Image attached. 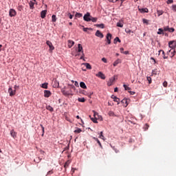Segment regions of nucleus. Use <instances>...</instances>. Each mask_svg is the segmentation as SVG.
<instances>
[{"label": "nucleus", "mask_w": 176, "mask_h": 176, "mask_svg": "<svg viewBox=\"0 0 176 176\" xmlns=\"http://www.w3.org/2000/svg\"><path fill=\"white\" fill-rule=\"evenodd\" d=\"M176 54V48L175 49H170L168 52L167 54L168 56H169V57H174V56H175Z\"/></svg>", "instance_id": "1"}, {"label": "nucleus", "mask_w": 176, "mask_h": 176, "mask_svg": "<svg viewBox=\"0 0 176 176\" xmlns=\"http://www.w3.org/2000/svg\"><path fill=\"white\" fill-rule=\"evenodd\" d=\"M83 19H84L85 21H87V22L91 21V19H91V15H90L89 12H87L84 15Z\"/></svg>", "instance_id": "2"}, {"label": "nucleus", "mask_w": 176, "mask_h": 176, "mask_svg": "<svg viewBox=\"0 0 176 176\" xmlns=\"http://www.w3.org/2000/svg\"><path fill=\"white\" fill-rule=\"evenodd\" d=\"M17 14V12H16V10L13 8L10 9L9 11V16L10 17H14Z\"/></svg>", "instance_id": "3"}, {"label": "nucleus", "mask_w": 176, "mask_h": 176, "mask_svg": "<svg viewBox=\"0 0 176 176\" xmlns=\"http://www.w3.org/2000/svg\"><path fill=\"white\" fill-rule=\"evenodd\" d=\"M168 46L169 47H170V49H176V41H169Z\"/></svg>", "instance_id": "4"}, {"label": "nucleus", "mask_w": 176, "mask_h": 176, "mask_svg": "<svg viewBox=\"0 0 176 176\" xmlns=\"http://www.w3.org/2000/svg\"><path fill=\"white\" fill-rule=\"evenodd\" d=\"M8 93H9L10 97H13V96H14V95L16 94V89H12V87H10L8 89Z\"/></svg>", "instance_id": "5"}, {"label": "nucleus", "mask_w": 176, "mask_h": 176, "mask_svg": "<svg viewBox=\"0 0 176 176\" xmlns=\"http://www.w3.org/2000/svg\"><path fill=\"white\" fill-rule=\"evenodd\" d=\"M106 39L107 41V44L111 45V40L112 39V34L111 33H108L106 36Z\"/></svg>", "instance_id": "6"}, {"label": "nucleus", "mask_w": 176, "mask_h": 176, "mask_svg": "<svg viewBox=\"0 0 176 176\" xmlns=\"http://www.w3.org/2000/svg\"><path fill=\"white\" fill-rule=\"evenodd\" d=\"M121 102H122L123 107H124V108H126V107H127V105H129V99L124 98L122 100H121Z\"/></svg>", "instance_id": "7"}, {"label": "nucleus", "mask_w": 176, "mask_h": 176, "mask_svg": "<svg viewBox=\"0 0 176 176\" xmlns=\"http://www.w3.org/2000/svg\"><path fill=\"white\" fill-rule=\"evenodd\" d=\"M46 44L50 47V50L52 52V50H54V46H53V44L50 42V41H47Z\"/></svg>", "instance_id": "8"}, {"label": "nucleus", "mask_w": 176, "mask_h": 176, "mask_svg": "<svg viewBox=\"0 0 176 176\" xmlns=\"http://www.w3.org/2000/svg\"><path fill=\"white\" fill-rule=\"evenodd\" d=\"M94 112V118H91V120H92V122H94V123H98V122H97V115H98V113H97V112H96L95 111H93Z\"/></svg>", "instance_id": "9"}, {"label": "nucleus", "mask_w": 176, "mask_h": 176, "mask_svg": "<svg viewBox=\"0 0 176 176\" xmlns=\"http://www.w3.org/2000/svg\"><path fill=\"white\" fill-rule=\"evenodd\" d=\"M95 35L98 36V38H104V34L100 30H97Z\"/></svg>", "instance_id": "10"}, {"label": "nucleus", "mask_w": 176, "mask_h": 176, "mask_svg": "<svg viewBox=\"0 0 176 176\" xmlns=\"http://www.w3.org/2000/svg\"><path fill=\"white\" fill-rule=\"evenodd\" d=\"M96 76H97L98 78H100V79H105V74H103L102 72H99Z\"/></svg>", "instance_id": "11"}, {"label": "nucleus", "mask_w": 176, "mask_h": 176, "mask_svg": "<svg viewBox=\"0 0 176 176\" xmlns=\"http://www.w3.org/2000/svg\"><path fill=\"white\" fill-rule=\"evenodd\" d=\"M50 96H52V92H50V91H49V90H45L44 91V97H45V98H49Z\"/></svg>", "instance_id": "12"}, {"label": "nucleus", "mask_w": 176, "mask_h": 176, "mask_svg": "<svg viewBox=\"0 0 176 176\" xmlns=\"http://www.w3.org/2000/svg\"><path fill=\"white\" fill-rule=\"evenodd\" d=\"M74 45H75V42L74 41H72V40L67 41V46L69 49H71V47H72Z\"/></svg>", "instance_id": "13"}, {"label": "nucleus", "mask_w": 176, "mask_h": 176, "mask_svg": "<svg viewBox=\"0 0 176 176\" xmlns=\"http://www.w3.org/2000/svg\"><path fill=\"white\" fill-rule=\"evenodd\" d=\"M111 98H113V101H115V102H118V105H119V104L120 103V99L118 98V97L115 96H111Z\"/></svg>", "instance_id": "14"}, {"label": "nucleus", "mask_w": 176, "mask_h": 176, "mask_svg": "<svg viewBox=\"0 0 176 176\" xmlns=\"http://www.w3.org/2000/svg\"><path fill=\"white\" fill-rule=\"evenodd\" d=\"M115 82V77L109 79V81L107 82V86H112Z\"/></svg>", "instance_id": "15"}, {"label": "nucleus", "mask_w": 176, "mask_h": 176, "mask_svg": "<svg viewBox=\"0 0 176 176\" xmlns=\"http://www.w3.org/2000/svg\"><path fill=\"white\" fill-rule=\"evenodd\" d=\"M78 53H80V52H82V56H85V54H83V47L81 44L78 45Z\"/></svg>", "instance_id": "16"}, {"label": "nucleus", "mask_w": 176, "mask_h": 176, "mask_svg": "<svg viewBox=\"0 0 176 176\" xmlns=\"http://www.w3.org/2000/svg\"><path fill=\"white\" fill-rule=\"evenodd\" d=\"M63 93L64 96H74V94H72V91H63Z\"/></svg>", "instance_id": "17"}, {"label": "nucleus", "mask_w": 176, "mask_h": 176, "mask_svg": "<svg viewBox=\"0 0 176 176\" xmlns=\"http://www.w3.org/2000/svg\"><path fill=\"white\" fill-rule=\"evenodd\" d=\"M46 13H47V10L41 11V19H45V17H46Z\"/></svg>", "instance_id": "18"}, {"label": "nucleus", "mask_w": 176, "mask_h": 176, "mask_svg": "<svg viewBox=\"0 0 176 176\" xmlns=\"http://www.w3.org/2000/svg\"><path fill=\"white\" fill-rule=\"evenodd\" d=\"M139 11L140 13H148L149 10H148V8H139Z\"/></svg>", "instance_id": "19"}, {"label": "nucleus", "mask_w": 176, "mask_h": 176, "mask_svg": "<svg viewBox=\"0 0 176 176\" xmlns=\"http://www.w3.org/2000/svg\"><path fill=\"white\" fill-rule=\"evenodd\" d=\"M10 135L12 136L13 138H16L17 137V133L14 131V129L10 131Z\"/></svg>", "instance_id": "20"}, {"label": "nucleus", "mask_w": 176, "mask_h": 176, "mask_svg": "<svg viewBox=\"0 0 176 176\" xmlns=\"http://www.w3.org/2000/svg\"><path fill=\"white\" fill-rule=\"evenodd\" d=\"M83 65H85V67H86L87 69H91V65H90V63H83Z\"/></svg>", "instance_id": "21"}, {"label": "nucleus", "mask_w": 176, "mask_h": 176, "mask_svg": "<svg viewBox=\"0 0 176 176\" xmlns=\"http://www.w3.org/2000/svg\"><path fill=\"white\" fill-rule=\"evenodd\" d=\"M80 87L82 89H87V87L86 86V84L84 82H80Z\"/></svg>", "instance_id": "22"}, {"label": "nucleus", "mask_w": 176, "mask_h": 176, "mask_svg": "<svg viewBox=\"0 0 176 176\" xmlns=\"http://www.w3.org/2000/svg\"><path fill=\"white\" fill-rule=\"evenodd\" d=\"M118 42H119V43H120V42H122V41H120V40L119 39V37H116V38H114L113 43H114L115 45H116V44L118 43Z\"/></svg>", "instance_id": "23"}, {"label": "nucleus", "mask_w": 176, "mask_h": 176, "mask_svg": "<svg viewBox=\"0 0 176 176\" xmlns=\"http://www.w3.org/2000/svg\"><path fill=\"white\" fill-rule=\"evenodd\" d=\"M46 109H47V111H50V112H53V111H54L53 107H52V106L50 105L46 106Z\"/></svg>", "instance_id": "24"}, {"label": "nucleus", "mask_w": 176, "mask_h": 176, "mask_svg": "<svg viewBox=\"0 0 176 176\" xmlns=\"http://www.w3.org/2000/svg\"><path fill=\"white\" fill-rule=\"evenodd\" d=\"M164 30L162 28L158 29L157 34L158 35L164 34Z\"/></svg>", "instance_id": "25"}, {"label": "nucleus", "mask_w": 176, "mask_h": 176, "mask_svg": "<svg viewBox=\"0 0 176 176\" xmlns=\"http://www.w3.org/2000/svg\"><path fill=\"white\" fill-rule=\"evenodd\" d=\"M90 20L92 23H97V20H98V19L97 17L91 16Z\"/></svg>", "instance_id": "26"}, {"label": "nucleus", "mask_w": 176, "mask_h": 176, "mask_svg": "<svg viewBox=\"0 0 176 176\" xmlns=\"http://www.w3.org/2000/svg\"><path fill=\"white\" fill-rule=\"evenodd\" d=\"M118 64H120V59H117L113 64V67H116Z\"/></svg>", "instance_id": "27"}, {"label": "nucleus", "mask_w": 176, "mask_h": 176, "mask_svg": "<svg viewBox=\"0 0 176 176\" xmlns=\"http://www.w3.org/2000/svg\"><path fill=\"white\" fill-rule=\"evenodd\" d=\"M160 52H162V54H163V58H164V59H166V58H168V56H166V53L163 51V50H160V51H159V53H160Z\"/></svg>", "instance_id": "28"}, {"label": "nucleus", "mask_w": 176, "mask_h": 176, "mask_svg": "<svg viewBox=\"0 0 176 176\" xmlns=\"http://www.w3.org/2000/svg\"><path fill=\"white\" fill-rule=\"evenodd\" d=\"M29 5H30V9H34V5H35V3L32 1H30L29 3Z\"/></svg>", "instance_id": "29"}, {"label": "nucleus", "mask_w": 176, "mask_h": 176, "mask_svg": "<svg viewBox=\"0 0 176 176\" xmlns=\"http://www.w3.org/2000/svg\"><path fill=\"white\" fill-rule=\"evenodd\" d=\"M157 13L158 16H162V14H163V13H164V12H163V10H157Z\"/></svg>", "instance_id": "30"}, {"label": "nucleus", "mask_w": 176, "mask_h": 176, "mask_svg": "<svg viewBox=\"0 0 176 176\" xmlns=\"http://www.w3.org/2000/svg\"><path fill=\"white\" fill-rule=\"evenodd\" d=\"M108 115L109 116H117L116 115H115V113L112 111H109Z\"/></svg>", "instance_id": "31"}, {"label": "nucleus", "mask_w": 176, "mask_h": 176, "mask_svg": "<svg viewBox=\"0 0 176 176\" xmlns=\"http://www.w3.org/2000/svg\"><path fill=\"white\" fill-rule=\"evenodd\" d=\"M78 101H79V102H85L86 99H85V98H78Z\"/></svg>", "instance_id": "32"}, {"label": "nucleus", "mask_w": 176, "mask_h": 176, "mask_svg": "<svg viewBox=\"0 0 176 176\" xmlns=\"http://www.w3.org/2000/svg\"><path fill=\"white\" fill-rule=\"evenodd\" d=\"M75 16H76V17L79 19V18L82 17V16H83V14L81 13H79V12H76Z\"/></svg>", "instance_id": "33"}, {"label": "nucleus", "mask_w": 176, "mask_h": 176, "mask_svg": "<svg viewBox=\"0 0 176 176\" xmlns=\"http://www.w3.org/2000/svg\"><path fill=\"white\" fill-rule=\"evenodd\" d=\"M96 27H98L99 28H102V29L104 28V27L103 23L96 24Z\"/></svg>", "instance_id": "34"}, {"label": "nucleus", "mask_w": 176, "mask_h": 176, "mask_svg": "<svg viewBox=\"0 0 176 176\" xmlns=\"http://www.w3.org/2000/svg\"><path fill=\"white\" fill-rule=\"evenodd\" d=\"M47 85H48L47 82H45V83L42 84L41 87H43V89H47Z\"/></svg>", "instance_id": "35"}, {"label": "nucleus", "mask_w": 176, "mask_h": 176, "mask_svg": "<svg viewBox=\"0 0 176 176\" xmlns=\"http://www.w3.org/2000/svg\"><path fill=\"white\" fill-rule=\"evenodd\" d=\"M74 133L79 134V133H82V129H80V128H77V129L74 131Z\"/></svg>", "instance_id": "36"}, {"label": "nucleus", "mask_w": 176, "mask_h": 176, "mask_svg": "<svg viewBox=\"0 0 176 176\" xmlns=\"http://www.w3.org/2000/svg\"><path fill=\"white\" fill-rule=\"evenodd\" d=\"M52 21H53V23H56V15H54V14H53L52 16Z\"/></svg>", "instance_id": "37"}, {"label": "nucleus", "mask_w": 176, "mask_h": 176, "mask_svg": "<svg viewBox=\"0 0 176 176\" xmlns=\"http://www.w3.org/2000/svg\"><path fill=\"white\" fill-rule=\"evenodd\" d=\"M117 27H120V28H123V23L121 22H118L117 23Z\"/></svg>", "instance_id": "38"}, {"label": "nucleus", "mask_w": 176, "mask_h": 176, "mask_svg": "<svg viewBox=\"0 0 176 176\" xmlns=\"http://www.w3.org/2000/svg\"><path fill=\"white\" fill-rule=\"evenodd\" d=\"M96 141L98 142V145L100 146V148H102V144H101V142L98 138H95Z\"/></svg>", "instance_id": "39"}, {"label": "nucleus", "mask_w": 176, "mask_h": 176, "mask_svg": "<svg viewBox=\"0 0 176 176\" xmlns=\"http://www.w3.org/2000/svg\"><path fill=\"white\" fill-rule=\"evenodd\" d=\"M125 32H126V34H130L131 32H133L129 28H126L125 29Z\"/></svg>", "instance_id": "40"}, {"label": "nucleus", "mask_w": 176, "mask_h": 176, "mask_svg": "<svg viewBox=\"0 0 176 176\" xmlns=\"http://www.w3.org/2000/svg\"><path fill=\"white\" fill-rule=\"evenodd\" d=\"M123 87L125 89V90H131V88L127 87L126 85H124Z\"/></svg>", "instance_id": "41"}, {"label": "nucleus", "mask_w": 176, "mask_h": 176, "mask_svg": "<svg viewBox=\"0 0 176 176\" xmlns=\"http://www.w3.org/2000/svg\"><path fill=\"white\" fill-rule=\"evenodd\" d=\"M68 166H69V161H67L65 162L64 167L65 168H67V167H68Z\"/></svg>", "instance_id": "42"}, {"label": "nucleus", "mask_w": 176, "mask_h": 176, "mask_svg": "<svg viewBox=\"0 0 176 176\" xmlns=\"http://www.w3.org/2000/svg\"><path fill=\"white\" fill-rule=\"evenodd\" d=\"M147 80H148L149 85H151V83H152V78H151L149 76L147 77Z\"/></svg>", "instance_id": "43"}, {"label": "nucleus", "mask_w": 176, "mask_h": 176, "mask_svg": "<svg viewBox=\"0 0 176 176\" xmlns=\"http://www.w3.org/2000/svg\"><path fill=\"white\" fill-rule=\"evenodd\" d=\"M52 174H53V170L48 171L46 176L52 175Z\"/></svg>", "instance_id": "44"}, {"label": "nucleus", "mask_w": 176, "mask_h": 176, "mask_svg": "<svg viewBox=\"0 0 176 176\" xmlns=\"http://www.w3.org/2000/svg\"><path fill=\"white\" fill-rule=\"evenodd\" d=\"M175 31V29L174 28H169L168 32H174Z\"/></svg>", "instance_id": "45"}, {"label": "nucleus", "mask_w": 176, "mask_h": 176, "mask_svg": "<svg viewBox=\"0 0 176 176\" xmlns=\"http://www.w3.org/2000/svg\"><path fill=\"white\" fill-rule=\"evenodd\" d=\"M102 134H103V133H102V131H101L100 135L99 136V138H101V140H104V135H102Z\"/></svg>", "instance_id": "46"}, {"label": "nucleus", "mask_w": 176, "mask_h": 176, "mask_svg": "<svg viewBox=\"0 0 176 176\" xmlns=\"http://www.w3.org/2000/svg\"><path fill=\"white\" fill-rule=\"evenodd\" d=\"M144 129H145V130H148V129H149V124H146L144 125Z\"/></svg>", "instance_id": "47"}, {"label": "nucleus", "mask_w": 176, "mask_h": 176, "mask_svg": "<svg viewBox=\"0 0 176 176\" xmlns=\"http://www.w3.org/2000/svg\"><path fill=\"white\" fill-rule=\"evenodd\" d=\"M91 30V28H83L84 32H87V30Z\"/></svg>", "instance_id": "48"}, {"label": "nucleus", "mask_w": 176, "mask_h": 176, "mask_svg": "<svg viewBox=\"0 0 176 176\" xmlns=\"http://www.w3.org/2000/svg\"><path fill=\"white\" fill-rule=\"evenodd\" d=\"M173 2H174L173 0H168V1H166V3H168V5H170V3H173Z\"/></svg>", "instance_id": "49"}, {"label": "nucleus", "mask_w": 176, "mask_h": 176, "mask_svg": "<svg viewBox=\"0 0 176 176\" xmlns=\"http://www.w3.org/2000/svg\"><path fill=\"white\" fill-rule=\"evenodd\" d=\"M169 30H170V28L168 26L164 28V31H169Z\"/></svg>", "instance_id": "50"}, {"label": "nucleus", "mask_w": 176, "mask_h": 176, "mask_svg": "<svg viewBox=\"0 0 176 176\" xmlns=\"http://www.w3.org/2000/svg\"><path fill=\"white\" fill-rule=\"evenodd\" d=\"M74 85H75L76 87H79V82H78V81H75V82H74Z\"/></svg>", "instance_id": "51"}, {"label": "nucleus", "mask_w": 176, "mask_h": 176, "mask_svg": "<svg viewBox=\"0 0 176 176\" xmlns=\"http://www.w3.org/2000/svg\"><path fill=\"white\" fill-rule=\"evenodd\" d=\"M167 85H168L167 81H164V82H163V86H164V87H167Z\"/></svg>", "instance_id": "52"}, {"label": "nucleus", "mask_w": 176, "mask_h": 176, "mask_svg": "<svg viewBox=\"0 0 176 176\" xmlns=\"http://www.w3.org/2000/svg\"><path fill=\"white\" fill-rule=\"evenodd\" d=\"M102 61H103V63H104L105 64H107V58H102Z\"/></svg>", "instance_id": "53"}, {"label": "nucleus", "mask_w": 176, "mask_h": 176, "mask_svg": "<svg viewBox=\"0 0 176 176\" xmlns=\"http://www.w3.org/2000/svg\"><path fill=\"white\" fill-rule=\"evenodd\" d=\"M143 23H144V24H148V20L143 19Z\"/></svg>", "instance_id": "54"}, {"label": "nucleus", "mask_w": 176, "mask_h": 176, "mask_svg": "<svg viewBox=\"0 0 176 176\" xmlns=\"http://www.w3.org/2000/svg\"><path fill=\"white\" fill-rule=\"evenodd\" d=\"M129 94H131V96H134V94H135V92L132 91H129Z\"/></svg>", "instance_id": "55"}, {"label": "nucleus", "mask_w": 176, "mask_h": 176, "mask_svg": "<svg viewBox=\"0 0 176 176\" xmlns=\"http://www.w3.org/2000/svg\"><path fill=\"white\" fill-rule=\"evenodd\" d=\"M172 9H173V10H174V12H176V6H175V5H173V6H172Z\"/></svg>", "instance_id": "56"}, {"label": "nucleus", "mask_w": 176, "mask_h": 176, "mask_svg": "<svg viewBox=\"0 0 176 176\" xmlns=\"http://www.w3.org/2000/svg\"><path fill=\"white\" fill-rule=\"evenodd\" d=\"M68 16H69V19H72V18L74 17V15L71 14V13H69Z\"/></svg>", "instance_id": "57"}, {"label": "nucleus", "mask_w": 176, "mask_h": 176, "mask_svg": "<svg viewBox=\"0 0 176 176\" xmlns=\"http://www.w3.org/2000/svg\"><path fill=\"white\" fill-rule=\"evenodd\" d=\"M70 89H72V90H76V88L74 85H71Z\"/></svg>", "instance_id": "58"}, {"label": "nucleus", "mask_w": 176, "mask_h": 176, "mask_svg": "<svg viewBox=\"0 0 176 176\" xmlns=\"http://www.w3.org/2000/svg\"><path fill=\"white\" fill-rule=\"evenodd\" d=\"M19 86H17V85H14V90H15V91H16V90H17V89H19Z\"/></svg>", "instance_id": "59"}, {"label": "nucleus", "mask_w": 176, "mask_h": 176, "mask_svg": "<svg viewBox=\"0 0 176 176\" xmlns=\"http://www.w3.org/2000/svg\"><path fill=\"white\" fill-rule=\"evenodd\" d=\"M120 52L122 53V54L124 52V48H123V47H121V48L120 49Z\"/></svg>", "instance_id": "60"}, {"label": "nucleus", "mask_w": 176, "mask_h": 176, "mask_svg": "<svg viewBox=\"0 0 176 176\" xmlns=\"http://www.w3.org/2000/svg\"><path fill=\"white\" fill-rule=\"evenodd\" d=\"M19 10L20 12H21V10H23V6H19Z\"/></svg>", "instance_id": "61"}, {"label": "nucleus", "mask_w": 176, "mask_h": 176, "mask_svg": "<svg viewBox=\"0 0 176 176\" xmlns=\"http://www.w3.org/2000/svg\"><path fill=\"white\" fill-rule=\"evenodd\" d=\"M71 173H72V174H74V173H75V168H72Z\"/></svg>", "instance_id": "62"}, {"label": "nucleus", "mask_w": 176, "mask_h": 176, "mask_svg": "<svg viewBox=\"0 0 176 176\" xmlns=\"http://www.w3.org/2000/svg\"><path fill=\"white\" fill-rule=\"evenodd\" d=\"M123 54H129V51H125L123 52Z\"/></svg>", "instance_id": "63"}, {"label": "nucleus", "mask_w": 176, "mask_h": 176, "mask_svg": "<svg viewBox=\"0 0 176 176\" xmlns=\"http://www.w3.org/2000/svg\"><path fill=\"white\" fill-rule=\"evenodd\" d=\"M118 87H116V88L114 89L115 93H116V92L118 91Z\"/></svg>", "instance_id": "64"}]
</instances>
